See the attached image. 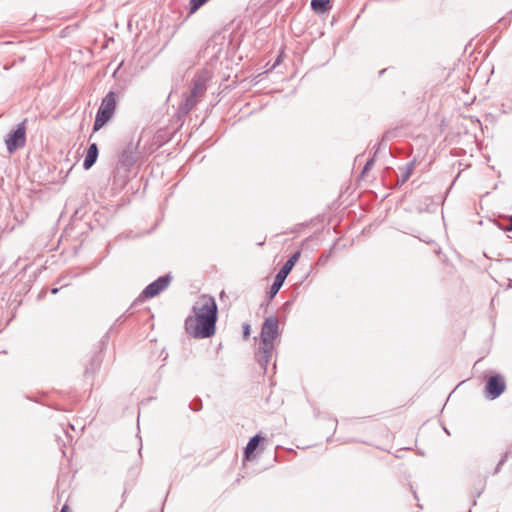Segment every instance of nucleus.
Instances as JSON below:
<instances>
[{"label": "nucleus", "mask_w": 512, "mask_h": 512, "mask_svg": "<svg viewBox=\"0 0 512 512\" xmlns=\"http://www.w3.org/2000/svg\"><path fill=\"white\" fill-rule=\"evenodd\" d=\"M374 162H375L374 157L370 158L364 165L361 174L362 175L366 174L372 168V166L374 165Z\"/></svg>", "instance_id": "nucleus-21"}, {"label": "nucleus", "mask_w": 512, "mask_h": 512, "mask_svg": "<svg viewBox=\"0 0 512 512\" xmlns=\"http://www.w3.org/2000/svg\"><path fill=\"white\" fill-rule=\"evenodd\" d=\"M190 408L193 410V411H199L202 409V400L200 398H195L191 404H190Z\"/></svg>", "instance_id": "nucleus-20"}, {"label": "nucleus", "mask_w": 512, "mask_h": 512, "mask_svg": "<svg viewBox=\"0 0 512 512\" xmlns=\"http://www.w3.org/2000/svg\"><path fill=\"white\" fill-rule=\"evenodd\" d=\"M193 315L185 320L186 332L196 338L212 337L216 332L218 308L215 299L210 295H202L193 307Z\"/></svg>", "instance_id": "nucleus-1"}, {"label": "nucleus", "mask_w": 512, "mask_h": 512, "mask_svg": "<svg viewBox=\"0 0 512 512\" xmlns=\"http://www.w3.org/2000/svg\"><path fill=\"white\" fill-rule=\"evenodd\" d=\"M386 69H382L380 72H379V75H383L385 73Z\"/></svg>", "instance_id": "nucleus-25"}, {"label": "nucleus", "mask_w": 512, "mask_h": 512, "mask_svg": "<svg viewBox=\"0 0 512 512\" xmlns=\"http://www.w3.org/2000/svg\"><path fill=\"white\" fill-rule=\"evenodd\" d=\"M505 221H506L505 223L499 222L498 227L503 231L511 232L512 231V215L506 217Z\"/></svg>", "instance_id": "nucleus-19"}, {"label": "nucleus", "mask_w": 512, "mask_h": 512, "mask_svg": "<svg viewBox=\"0 0 512 512\" xmlns=\"http://www.w3.org/2000/svg\"><path fill=\"white\" fill-rule=\"evenodd\" d=\"M209 0H190L189 2V13H195L200 7H202Z\"/></svg>", "instance_id": "nucleus-18"}, {"label": "nucleus", "mask_w": 512, "mask_h": 512, "mask_svg": "<svg viewBox=\"0 0 512 512\" xmlns=\"http://www.w3.org/2000/svg\"><path fill=\"white\" fill-rule=\"evenodd\" d=\"M274 348L265 347L262 344H259L258 352L256 353V359L260 367L266 371L267 366L273 356Z\"/></svg>", "instance_id": "nucleus-9"}, {"label": "nucleus", "mask_w": 512, "mask_h": 512, "mask_svg": "<svg viewBox=\"0 0 512 512\" xmlns=\"http://www.w3.org/2000/svg\"><path fill=\"white\" fill-rule=\"evenodd\" d=\"M506 389V382L502 375L495 374L490 376L485 385V397L489 400L498 398Z\"/></svg>", "instance_id": "nucleus-8"}, {"label": "nucleus", "mask_w": 512, "mask_h": 512, "mask_svg": "<svg viewBox=\"0 0 512 512\" xmlns=\"http://www.w3.org/2000/svg\"><path fill=\"white\" fill-rule=\"evenodd\" d=\"M279 335V321L275 316L265 319L262 324L260 343L265 347L274 348V340Z\"/></svg>", "instance_id": "nucleus-5"}, {"label": "nucleus", "mask_w": 512, "mask_h": 512, "mask_svg": "<svg viewBox=\"0 0 512 512\" xmlns=\"http://www.w3.org/2000/svg\"><path fill=\"white\" fill-rule=\"evenodd\" d=\"M102 359L99 354H95L91 357L89 364L86 366L84 371V377L86 379L92 377L96 371L100 368Z\"/></svg>", "instance_id": "nucleus-12"}, {"label": "nucleus", "mask_w": 512, "mask_h": 512, "mask_svg": "<svg viewBox=\"0 0 512 512\" xmlns=\"http://www.w3.org/2000/svg\"><path fill=\"white\" fill-rule=\"evenodd\" d=\"M98 154H99V149H98L97 144L96 143L90 144L87 149L84 161H83V168L85 170L90 169L95 164V162L97 161V158H98Z\"/></svg>", "instance_id": "nucleus-11"}, {"label": "nucleus", "mask_w": 512, "mask_h": 512, "mask_svg": "<svg viewBox=\"0 0 512 512\" xmlns=\"http://www.w3.org/2000/svg\"><path fill=\"white\" fill-rule=\"evenodd\" d=\"M512 453V445L509 446V448L505 451V453L502 455L501 459L499 460L498 464L496 465L494 471L492 472V475H496L501 471L502 466L506 463L508 456Z\"/></svg>", "instance_id": "nucleus-17"}, {"label": "nucleus", "mask_w": 512, "mask_h": 512, "mask_svg": "<svg viewBox=\"0 0 512 512\" xmlns=\"http://www.w3.org/2000/svg\"><path fill=\"white\" fill-rule=\"evenodd\" d=\"M301 253L300 251H296L293 253L290 258L284 263V265L280 268L278 273L275 276L274 282L270 287V290L268 292L269 298L272 299L276 296V294L279 292L281 287L283 286V283L291 270L293 269L295 263L298 261Z\"/></svg>", "instance_id": "nucleus-3"}, {"label": "nucleus", "mask_w": 512, "mask_h": 512, "mask_svg": "<svg viewBox=\"0 0 512 512\" xmlns=\"http://www.w3.org/2000/svg\"><path fill=\"white\" fill-rule=\"evenodd\" d=\"M138 144L129 142L119 156L116 169H121L127 174L139 159Z\"/></svg>", "instance_id": "nucleus-4"}, {"label": "nucleus", "mask_w": 512, "mask_h": 512, "mask_svg": "<svg viewBox=\"0 0 512 512\" xmlns=\"http://www.w3.org/2000/svg\"><path fill=\"white\" fill-rule=\"evenodd\" d=\"M330 0H312L311 8L317 13H324L329 9Z\"/></svg>", "instance_id": "nucleus-16"}, {"label": "nucleus", "mask_w": 512, "mask_h": 512, "mask_svg": "<svg viewBox=\"0 0 512 512\" xmlns=\"http://www.w3.org/2000/svg\"><path fill=\"white\" fill-rule=\"evenodd\" d=\"M60 512H69V507H68V505H64V506L61 508Z\"/></svg>", "instance_id": "nucleus-23"}, {"label": "nucleus", "mask_w": 512, "mask_h": 512, "mask_svg": "<svg viewBox=\"0 0 512 512\" xmlns=\"http://www.w3.org/2000/svg\"><path fill=\"white\" fill-rule=\"evenodd\" d=\"M264 438L257 434L255 436H253L252 438H250V440L248 441L245 449H244V457L245 459L249 460L251 458V455H253V453L255 452V450L257 449L259 443L263 440Z\"/></svg>", "instance_id": "nucleus-13"}, {"label": "nucleus", "mask_w": 512, "mask_h": 512, "mask_svg": "<svg viewBox=\"0 0 512 512\" xmlns=\"http://www.w3.org/2000/svg\"><path fill=\"white\" fill-rule=\"evenodd\" d=\"M198 103V97L194 96L189 93V95L186 97L185 102L180 107V110L183 111L185 114H188Z\"/></svg>", "instance_id": "nucleus-15"}, {"label": "nucleus", "mask_w": 512, "mask_h": 512, "mask_svg": "<svg viewBox=\"0 0 512 512\" xmlns=\"http://www.w3.org/2000/svg\"><path fill=\"white\" fill-rule=\"evenodd\" d=\"M58 291H59V289H58V288H52V289H51V293H52V294H57V293H58Z\"/></svg>", "instance_id": "nucleus-24"}, {"label": "nucleus", "mask_w": 512, "mask_h": 512, "mask_svg": "<svg viewBox=\"0 0 512 512\" xmlns=\"http://www.w3.org/2000/svg\"><path fill=\"white\" fill-rule=\"evenodd\" d=\"M172 276L170 274H165L160 276L155 281L151 282L149 285L145 287V289L141 292V294L136 299V302H143L146 299L153 298L159 295L162 291H164L171 283Z\"/></svg>", "instance_id": "nucleus-6"}, {"label": "nucleus", "mask_w": 512, "mask_h": 512, "mask_svg": "<svg viewBox=\"0 0 512 512\" xmlns=\"http://www.w3.org/2000/svg\"><path fill=\"white\" fill-rule=\"evenodd\" d=\"M415 162H408L403 167H400L399 170L401 171V176L398 178L397 183L399 185L404 184L411 176L413 170H414Z\"/></svg>", "instance_id": "nucleus-14"}, {"label": "nucleus", "mask_w": 512, "mask_h": 512, "mask_svg": "<svg viewBox=\"0 0 512 512\" xmlns=\"http://www.w3.org/2000/svg\"><path fill=\"white\" fill-rule=\"evenodd\" d=\"M26 143V120L19 123L15 130L11 131L6 139L5 144L10 154L25 146Z\"/></svg>", "instance_id": "nucleus-7"}, {"label": "nucleus", "mask_w": 512, "mask_h": 512, "mask_svg": "<svg viewBox=\"0 0 512 512\" xmlns=\"http://www.w3.org/2000/svg\"><path fill=\"white\" fill-rule=\"evenodd\" d=\"M206 81L207 77L204 75H197L192 82V88L190 93L194 96L201 97L206 92Z\"/></svg>", "instance_id": "nucleus-10"}, {"label": "nucleus", "mask_w": 512, "mask_h": 512, "mask_svg": "<svg viewBox=\"0 0 512 512\" xmlns=\"http://www.w3.org/2000/svg\"><path fill=\"white\" fill-rule=\"evenodd\" d=\"M250 325L248 323L243 324V337L247 339L250 335Z\"/></svg>", "instance_id": "nucleus-22"}, {"label": "nucleus", "mask_w": 512, "mask_h": 512, "mask_svg": "<svg viewBox=\"0 0 512 512\" xmlns=\"http://www.w3.org/2000/svg\"><path fill=\"white\" fill-rule=\"evenodd\" d=\"M116 110V94L109 91L102 99L101 105L96 113L95 121L93 124V131L100 130L107 124L113 117Z\"/></svg>", "instance_id": "nucleus-2"}]
</instances>
